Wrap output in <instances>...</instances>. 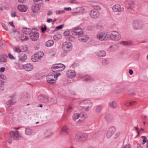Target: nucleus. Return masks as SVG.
<instances>
[{
    "mask_svg": "<svg viewBox=\"0 0 148 148\" xmlns=\"http://www.w3.org/2000/svg\"><path fill=\"white\" fill-rule=\"evenodd\" d=\"M88 137V134L83 133H79L75 134V138L78 142L80 143L85 141Z\"/></svg>",
    "mask_w": 148,
    "mask_h": 148,
    "instance_id": "obj_1",
    "label": "nucleus"
},
{
    "mask_svg": "<svg viewBox=\"0 0 148 148\" xmlns=\"http://www.w3.org/2000/svg\"><path fill=\"white\" fill-rule=\"evenodd\" d=\"M92 105L91 101L87 100L82 101L80 103V106L83 111H87L91 108Z\"/></svg>",
    "mask_w": 148,
    "mask_h": 148,
    "instance_id": "obj_2",
    "label": "nucleus"
},
{
    "mask_svg": "<svg viewBox=\"0 0 148 148\" xmlns=\"http://www.w3.org/2000/svg\"><path fill=\"white\" fill-rule=\"evenodd\" d=\"M65 65L62 64H58L53 65L51 67L52 71L54 72H57L63 71L65 68Z\"/></svg>",
    "mask_w": 148,
    "mask_h": 148,
    "instance_id": "obj_3",
    "label": "nucleus"
},
{
    "mask_svg": "<svg viewBox=\"0 0 148 148\" xmlns=\"http://www.w3.org/2000/svg\"><path fill=\"white\" fill-rule=\"evenodd\" d=\"M72 47V45L71 43L64 42L62 45V49L66 52L71 51Z\"/></svg>",
    "mask_w": 148,
    "mask_h": 148,
    "instance_id": "obj_4",
    "label": "nucleus"
},
{
    "mask_svg": "<svg viewBox=\"0 0 148 148\" xmlns=\"http://www.w3.org/2000/svg\"><path fill=\"white\" fill-rule=\"evenodd\" d=\"M10 135L11 137L13 138L14 140H18L22 138L21 135L19 132L17 131H12L10 132Z\"/></svg>",
    "mask_w": 148,
    "mask_h": 148,
    "instance_id": "obj_5",
    "label": "nucleus"
},
{
    "mask_svg": "<svg viewBox=\"0 0 148 148\" xmlns=\"http://www.w3.org/2000/svg\"><path fill=\"white\" fill-rule=\"evenodd\" d=\"M71 32L73 35L77 36L78 37L83 35V32L82 29L79 27L73 29Z\"/></svg>",
    "mask_w": 148,
    "mask_h": 148,
    "instance_id": "obj_6",
    "label": "nucleus"
},
{
    "mask_svg": "<svg viewBox=\"0 0 148 148\" xmlns=\"http://www.w3.org/2000/svg\"><path fill=\"white\" fill-rule=\"evenodd\" d=\"M43 53L42 51H38L35 53L34 56L32 57V60L33 62H36L40 58L43 57Z\"/></svg>",
    "mask_w": 148,
    "mask_h": 148,
    "instance_id": "obj_7",
    "label": "nucleus"
},
{
    "mask_svg": "<svg viewBox=\"0 0 148 148\" xmlns=\"http://www.w3.org/2000/svg\"><path fill=\"white\" fill-rule=\"evenodd\" d=\"M143 27L142 23L138 21H134L133 23V27L135 29H142Z\"/></svg>",
    "mask_w": 148,
    "mask_h": 148,
    "instance_id": "obj_8",
    "label": "nucleus"
},
{
    "mask_svg": "<svg viewBox=\"0 0 148 148\" xmlns=\"http://www.w3.org/2000/svg\"><path fill=\"white\" fill-rule=\"evenodd\" d=\"M30 37L32 40L36 41L38 39L39 33L36 31H31L30 33Z\"/></svg>",
    "mask_w": 148,
    "mask_h": 148,
    "instance_id": "obj_9",
    "label": "nucleus"
},
{
    "mask_svg": "<svg viewBox=\"0 0 148 148\" xmlns=\"http://www.w3.org/2000/svg\"><path fill=\"white\" fill-rule=\"evenodd\" d=\"M111 36V39L115 41L119 40L121 38L119 34L116 31L112 32Z\"/></svg>",
    "mask_w": 148,
    "mask_h": 148,
    "instance_id": "obj_10",
    "label": "nucleus"
},
{
    "mask_svg": "<svg viewBox=\"0 0 148 148\" xmlns=\"http://www.w3.org/2000/svg\"><path fill=\"white\" fill-rule=\"evenodd\" d=\"M20 99L22 101H28L30 99L29 95L26 92L23 93L22 94Z\"/></svg>",
    "mask_w": 148,
    "mask_h": 148,
    "instance_id": "obj_11",
    "label": "nucleus"
},
{
    "mask_svg": "<svg viewBox=\"0 0 148 148\" xmlns=\"http://www.w3.org/2000/svg\"><path fill=\"white\" fill-rule=\"evenodd\" d=\"M38 99L41 102L45 103H47L49 101L48 98L45 95H39L38 97Z\"/></svg>",
    "mask_w": 148,
    "mask_h": 148,
    "instance_id": "obj_12",
    "label": "nucleus"
},
{
    "mask_svg": "<svg viewBox=\"0 0 148 148\" xmlns=\"http://www.w3.org/2000/svg\"><path fill=\"white\" fill-rule=\"evenodd\" d=\"M113 10L115 12H120L124 10L123 8H121L120 5L119 4H116L114 5L112 7Z\"/></svg>",
    "mask_w": 148,
    "mask_h": 148,
    "instance_id": "obj_13",
    "label": "nucleus"
},
{
    "mask_svg": "<svg viewBox=\"0 0 148 148\" xmlns=\"http://www.w3.org/2000/svg\"><path fill=\"white\" fill-rule=\"evenodd\" d=\"M76 75L75 71L70 70L67 71L66 72L67 76L70 78H73L75 77Z\"/></svg>",
    "mask_w": 148,
    "mask_h": 148,
    "instance_id": "obj_14",
    "label": "nucleus"
},
{
    "mask_svg": "<svg viewBox=\"0 0 148 148\" xmlns=\"http://www.w3.org/2000/svg\"><path fill=\"white\" fill-rule=\"evenodd\" d=\"M68 130L67 127L64 125L61 129V131L60 134L61 136H65L68 134Z\"/></svg>",
    "mask_w": 148,
    "mask_h": 148,
    "instance_id": "obj_15",
    "label": "nucleus"
},
{
    "mask_svg": "<svg viewBox=\"0 0 148 148\" xmlns=\"http://www.w3.org/2000/svg\"><path fill=\"white\" fill-rule=\"evenodd\" d=\"M23 68L26 71H30L34 69V67L32 64L28 63L24 65Z\"/></svg>",
    "mask_w": 148,
    "mask_h": 148,
    "instance_id": "obj_16",
    "label": "nucleus"
},
{
    "mask_svg": "<svg viewBox=\"0 0 148 148\" xmlns=\"http://www.w3.org/2000/svg\"><path fill=\"white\" fill-rule=\"evenodd\" d=\"M47 82L49 84H53L56 82V79H54L53 76L49 75L47 77Z\"/></svg>",
    "mask_w": 148,
    "mask_h": 148,
    "instance_id": "obj_17",
    "label": "nucleus"
},
{
    "mask_svg": "<svg viewBox=\"0 0 148 148\" xmlns=\"http://www.w3.org/2000/svg\"><path fill=\"white\" fill-rule=\"evenodd\" d=\"M88 38L89 37L88 36L84 35V34L78 37L79 40L82 42H85L88 39Z\"/></svg>",
    "mask_w": 148,
    "mask_h": 148,
    "instance_id": "obj_18",
    "label": "nucleus"
},
{
    "mask_svg": "<svg viewBox=\"0 0 148 148\" xmlns=\"http://www.w3.org/2000/svg\"><path fill=\"white\" fill-rule=\"evenodd\" d=\"M18 56L19 60L22 62H24L27 58V55L23 53L19 54Z\"/></svg>",
    "mask_w": 148,
    "mask_h": 148,
    "instance_id": "obj_19",
    "label": "nucleus"
},
{
    "mask_svg": "<svg viewBox=\"0 0 148 148\" xmlns=\"http://www.w3.org/2000/svg\"><path fill=\"white\" fill-rule=\"evenodd\" d=\"M18 8L19 10L22 12H26L27 9V7L23 5H20L18 6Z\"/></svg>",
    "mask_w": 148,
    "mask_h": 148,
    "instance_id": "obj_20",
    "label": "nucleus"
},
{
    "mask_svg": "<svg viewBox=\"0 0 148 148\" xmlns=\"http://www.w3.org/2000/svg\"><path fill=\"white\" fill-rule=\"evenodd\" d=\"M32 9L33 12L34 13H37L40 9L39 5L36 3L34 6L32 7Z\"/></svg>",
    "mask_w": 148,
    "mask_h": 148,
    "instance_id": "obj_21",
    "label": "nucleus"
},
{
    "mask_svg": "<svg viewBox=\"0 0 148 148\" xmlns=\"http://www.w3.org/2000/svg\"><path fill=\"white\" fill-rule=\"evenodd\" d=\"M105 34L103 32L99 33L97 35V38L100 40H103L105 39Z\"/></svg>",
    "mask_w": 148,
    "mask_h": 148,
    "instance_id": "obj_22",
    "label": "nucleus"
},
{
    "mask_svg": "<svg viewBox=\"0 0 148 148\" xmlns=\"http://www.w3.org/2000/svg\"><path fill=\"white\" fill-rule=\"evenodd\" d=\"M108 104L110 107L113 109L116 108L118 106L117 103L114 101H112L110 102Z\"/></svg>",
    "mask_w": 148,
    "mask_h": 148,
    "instance_id": "obj_23",
    "label": "nucleus"
},
{
    "mask_svg": "<svg viewBox=\"0 0 148 148\" xmlns=\"http://www.w3.org/2000/svg\"><path fill=\"white\" fill-rule=\"evenodd\" d=\"M97 55L98 56L103 57L106 55V53L104 50H101L99 51L97 53Z\"/></svg>",
    "mask_w": 148,
    "mask_h": 148,
    "instance_id": "obj_24",
    "label": "nucleus"
},
{
    "mask_svg": "<svg viewBox=\"0 0 148 148\" xmlns=\"http://www.w3.org/2000/svg\"><path fill=\"white\" fill-rule=\"evenodd\" d=\"M25 134L27 135L30 136L33 133L32 129L29 128H26Z\"/></svg>",
    "mask_w": 148,
    "mask_h": 148,
    "instance_id": "obj_25",
    "label": "nucleus"
},
{
    "mask_svg": "<svg viewBox=\"0 0 148 148\" xmlns=\"http://www.w3.org/2000/svg\"><path fill=\"white\" fill-rule=\"evenodd\" d=\"M15 103V100L13 99H11L8 101L7 105L9 107H10L14 105Z\"/></svg>",
    "mask_w": 148,
    "mask_h": 148,
    "instance_id": "obj_26",
    "label": "nucleus"
},
{
    "mask_svg": "<svg viewBox=\"0 0 148 148\" xmlns=\"http://www.w3.org/2000/svg\"><path fill=\"white\" fill-rule=\"evenodd\" d=\"M14 51L17 52H20L21 51H24L27 50V48L26 47H25V48H23V49H21L18 47H15L14 49Z\"/></svg>",
    "mask_w": 148,
    "mask_h": 148,
    "instance_id": "obj_27",
    "label": "nucleus"
},
{
    "mask_svg": "<svg viewBox=\"0 0 148 148\" xmlns=\"http://www.w3.org/2000/svg\"><path fill=\"white\" fill-rule=\"evenodd\" d=\"M121 43L126 46H129L132 45V42L130 41H123L121 42Z\"/></svg>",
    "mask_w": 148,
    "mask_h": 148,
    "instance_id": "obj_28",
    "label": "nucleus"
},
{
    "mask_svg": "<svg viewBox=\"0 0 148 148\" xmlns=\"http://www.w3.org/2000/svg\"><path fill=\"white\" fill-rule=\"evenodd\" d=\"M54 42L52 40H49L47 41L45 43L47 47H50L52 46Z\"/></svg>",
    "mask_w": 148,
    "mask_h": 148,
    "instance_id": "obj_29",
    "label": "nucleus"
},
{
    "mask_svg": "<svg viewBox=\"0 0 148 148\" xmlns=\"http://www.w3.org/2000/svg\"><path fill=\"white\" fill-rule=\"evenodd\" d=\"M31 31H32L30 29L27 28H24L22 30V32L25 34H30Z\"/></svg>",
    "mask_w": 148,
    "mask_h": 148,
    "instance_id": "obj_30",
    "label": "nucleus"
},
{
    "mask_svg": "<svg viewBox=\"0 0 148 148\" xmlns=\"http://www.w3.org/2000/svg\"><path fill=\"white\" fill-rule=\"evenodd\" d=\"M102 108V106L101 105L97 106L95 110V111L97 113H99L101 112Z\"/></svg>",
    "mask_w": 148,
    "mask_h": 148,
    "instance_id": "obj_31",
    "label": "nucleus"
},
{
    "mask_svg": "<svg viewBox=\"0 0 148 148\" xmlns=\"http://www.w3.org/2000/svg\"><path fill=\"white\" fill-rule=\"evenodd\" d=\"M105 118L107 121H109L113 119V116L110 114H107L105 116Z\"/></svg>",
    "mask_w": 148,
    "mask_h": 148,
    "instance_id": "obj_32",
    "label": "nucleus"
},
{
    "mask_svg": "<svg viewBox=\"0 0 148 148\" xmlns=\"http://www.w3.org/2000/svg\"><path fill=\"white\" fill-rule=\"evenodd\" d=\"M19 38L22 41H24L27 40L29 39V38L26 36H24V35H22L19 37Z\"/></svg>",
    "mask_w": 148,
    "mask_h": 148,
    "instance_id": "obj_33",
    "label": "nucleus"
},
{
    "mask_svg": "<svg viewBox=\"0 0 148 148\" xmlns=\"http://www.w3.org/2000/svg\"><path fill=\"white\" fill-rule=\"evenodd\" d=\"M116 46V45H113L110 46L108 48L109 51L113 52L115 50Z\"/></svg>",
    "mask_w": 148,
    "mask_h": 148,
    "instance_id": "obj_34",
    "label": "nucleus"
},
{
    "mask_svg": "<svg viewBox=\"0 0 148 148\" xmlns=\"http://www.w3.org/2000/svg\"><path fill=\"white\" fill-rule=\"evenodd\" d=\"M140 54L137 53L134 55L133 56V59L136 61L139 60Z\"/></svg>",
    "mask_w": 148,
    "mask_h": 148,
    "instance_id": "obj_35",
    "label": "nucleus"
},
{
    "mask_svg": "<svg viewBox=\"0 0 148 148\" xmlns=\"http://www.w3.org/2000/svg\"><path fill=\"white\" fill-rule=\"evenodd\" d=\"M6 79V77L3 74L0 75V81L2 82H4V81Z\"/></svg>",
    "mask_w": 148,
    "mask_h": 148,
    "instance_id": "obj_36",
    "label": "nucleus"
},
{
    "mask_svg": "<svg viewBox=\"0 0 148 148\" xmlns=\"http://www.w3.org/2000/svg\"><path fill=\"white\" fill-rule=\"evenodd\" d=\"M129 5V8H130L131 9H132L134 6V3L132 1L129 2L128 3Z\"/></svg>",
    "mask_w": 148,
    "mask_h": 148,
    "instance_id": "obj_37",
    "label": "nucleus"
},
{
    "mask_svg": "<svg viewBox=\"0 0 148 148\" xmlns=\"http://www.w3.org/2000/svg\"><path fill=\"white\" fill-rule=\"evenodd\" d=\"M79 114L78 113H75L73 116V118L74 121H75L79 118Z\"/></svg>",
    "mask_w": 148,
    "mask_h": 148,
    "instance_id": "obj_38",
    "label": "nucleus"
},
{
    "mask_svg": "<svg viewBox=\"0 0 148 148\" xmlns=\"http://www.w3.org/2000/svg\"><path fill=\"white\" fill-rule=\"evenodd\" d=\"M99 13L97 11H94L93 10V18H96L99 15Z\"/></svg>",
    "mask_w": 148,
    "mask_h": 148,
    "instance_id": "obj_39",
    "label": "nucleus"
},
{
    "mask_svg": "<svg viewBox=\"0 0 148 148\" xmlns=\"http://www.w3.org/2000/svg\"><path fill=\"white\" fill-rule=\"evenodd\" d=\"M7 60L4 56L0 55V61L3 62H5Z\"/></svg>",
    "mask_w": 148,
    "mask_h": 148,
    "instance_id": "obj_40",
    "label": "nucleus"
},
{
    "mask_svg": "<svg viewBox=\"0 0 148 148\" xmlns=\"http://www.w3.org/2000/svg\"><path fill=\"white\" fill-rule=\"evenodd\" d=\"M66 39L69 42H73L75 38L70 35L69 37H66Z\"/></svg>",
    "mask_w": 148,
    "mask_h": 148,
    "instance_id": "obj_41",
    "label": "nucleus"
},
{
    "mask_svg": "<svg viewBox=\"0 0 148 148\" xmlns=\"http://www.w3.org/2000/svg\"><path fill=\"white\" fill-rule=\"evenodd\" d=\"M93 10L94 11V10H95V11H98L101 10V7L98 5H93Z\"/></svg>",
    "mask_w": 148,
    "mask_h": 148,
    "instance_id": "obj_42",
    "label": "nucleus"
},
{
    "mask_svg": "<svg viewBox=\"0 0 148 148\" xmlns=\"http://www.w3.org/2000/svg\"><path fill=\"white\" fill-rule=\"evenodd\" d=\"M108 130L113 134L115 131V129L114 127L112 126L109 128Z\"/></svg>",
    "mask_w": 148,
    "mask_h": 148,
    "instance_id": "obj_43",
    "label": "nucleus"
},
{
    "mask_svg": "<svg viewBox=\"0 0 148 148\" xmlns=\"http://www.w3.org/2000/svg\"><path fill=\"white\" fill-rule=\"evenodd\" d=\"M112 33L111 34L108 32H107L106 34H105V38H110L111 39V36Z\"/></svg>",
    "mask_w": 148,
    "mask_h": 148,
    "instance_id": "obj_44",
    "label": "nucleus"
},
{
    "mask_svg": "<svg viewBox=\"0 0 148 148\" xmlns=\"http://www.w3.org/2000/svg\"><path fill=\"white\" fill-rule=\"evenodd\" d=\"M108 63V61L107 60H103L102 61V64L103 66L107 65Z\"/></svg>",
    "mask_w": 148,
    "mask_h": 148,
    "instance_id": "obj_45",
    "label": "nucleus"
},
{
    "mask_svg": "<svg viewBox=\"0 0 148 148\" xmlns=\"http://www.w3.org/2000/svg\"><path fill=\"white\" fill-rule=\"evenodd\" d=\"M113 134H112L111 132L108 130L106 136L108 138H109Z\"/></svg>",
    "mask_w": 148,
    "mask_h": 148,
    "instance_id": "obj_46",
    "label": "nucleus"
},
{
    "mask_svg": "<svg viewBox=\"0 0 148 148\" xmlns=\"http://www.w3.org/2000/svg\"><path fill=\"white\" fill-rule=\"evenodd\" d=\"M69 32L68 31H66L64 32V34L65 39L66 38V37H67V38L69 37L70 36L69 35Z\"/></svg>",
    "mask_w": 148,
    "mask_h": 148,
    "instance_id": "obj_47",
    "label": "nucleus"
},
{
    "mask_svg": "<svg viewBox=\"0 0 148 148\" xmlns=\"http://www.w3.org/2000/svg\"><path fill=\"white\" fill-rule=\"evenodd\" d=\"M141 138L143 139V142L142 143L143 145L147 141L146 137L145 136H142Z\"/></svg>",
    "mask_w": 148,
    "mask_h": 148,
    "instance_id": "obj_48",
    "label": "nucleus"
},
{
    "mask_svg": "<svg viewBox=\"0 0 148 148\" xmlns=\"http://www.w3.org/2000/svg\"><path fill=\"white\" fill-rule=\"evenodd\" d=\"M79 114L80 115L79 117L81 118L83 120H84L85 118V115L83 113H81Z\"/></svg>",
    "mask_w": 148,
    "mask_h": 148,
    "instance_id": "obj_49",
    "label": "nucleus"
},
{
    "mask_svg": "<svg viewBox=\"0 0 148 148\" xmlns=\"http://www.w3.org/2000/svg\"><path fill=\"white\" fill-rule=\"evenodd\" d=\"M85 78L84 79L85 81H90V77L88 75L85 76L84 77Z\"/></svg>",
    "mask_w": 148,
    "mask_h": 148,
    "instance_id": "obj_50",
    "label": "nucleus"
},
{
    "mask_svg": "<svg viewBox=\"0 0 148 148\" xmlns=\"http://www.w3.org/2000/svg\"><path fill=\"white\" fill-rule=\"evenodd\" d=\"M136 102L135 101H130L129 104L130 105V106H133L136 104Z\"/></svg>",
    "mask_w": 148,
    "mask_h": 148,
    "instance_id": "obj_51",
    "label": "nucleus"
},
{
    "mask_svg": "<svg viewBox=\"0 0 148 148\" xmlns=\"http://www.w3.org/2000/svg\"><path fill=\"white\" fill-rule=\"evenodd\" d=\"M8 56L9 57V58L11 59L12 60H14L15 59V58L14 57L12 54H11V53H9L8 54Z\"/></svg>",
    "mask_w": 148,
    "mask_h": 148,
    "instance_id": "obj_52",
    "label": "nucleus"
},
{
    "mask_svg": "<svg viewBox=\"0 0 148 148\" xmlns=\"http://www.w3.org/2000/svg\"><path fill=\"white\" fill-rule=\"evenodd\" d=\"M4 87L1 85H0V94H1L4 90Z\"/></svg>",
    "mask_w": 148,
    "mask_h": 148,
    "instance_id": "obj_53",
    "label": "nucleus"
},
{
    "mask_svg": "<svg viewBox=\"0 0 148 148\" xmlns=\"http://www.w3.org/2000/svg\"><path fill=\"white\" fill-rule=\"evenodd\" d=\"M64 12V11L63 10H60V11H57L56 12V14H61L63 13Z\"/></svg>",
    "mask_w": 148,
    "mask_h": 148,
    "instance_id": "obj_54",
    "label": "nucleus"
},
{
    "mask_svg": "<svg viewBox=\"0 0 148 148\" xmlns=\"http://www.w3.org/2000/svg\"><path fill=\"white\" fill-rule=\"evenodd\" d=\"M60 75V73H57L56 74H55L53 76V77H54V78H56L57 77H58L59 75Z\"/></svg>",
    "mask_w": 148,
    "mask_h": 148,
    "instance_id": "obj_55",
    "label": "nucleus"
},
{
    "mask_svg": "<svg viewBox=\"0 0 148 148\" xmlns=\"http://www.w3.org/2000/svg\"><path fill=\"white\" fill-rule=\"evenodd\" d=\"M123 148H131L130 145L129 144H126L124 145L123 147Z\"/></svg>",
    "mask_w": 148,
    "mask_h": 148,
    "instance_id": "obj_56",
    "label": "nucleus"
},
{
    "mask_svg": "<svg viewBox=\"0 0 148 148\" xmlns=\"http://www.w3.org/2000/svg\"><path fill=\"white\" fill-rule=\"evenodd\" d=\"M63 25H62L58 26H57L56 27V29H62L63 27Z\"/></svg>",
    "mask_w": 148,
    "mask_h": 148,
    "instance_id": "obj_57",
    "label": "nucleus"
},
{
    "mask_svg": "<svg viewBox=\"0 0 148 148\" xmlns=\"http://www.w3.org/2000/svg\"><path fill=\"white\" fill-rule=\"evenodd\" d=\"M130 102V101H127L126 102H125L124 103V104L125 106H130V105L129 104V103Z\"/></svg>",
    "mask_w": 148,
    "mask_h": 148,
    "instance_id": "obj_58",
    "label": "nucleus"
},
{
    "mask_svg": "<svg viewBox=\"0 0 148 148\" xmlns=\"http://www.w3.org/2000/svg\"><path fill=\"white\" fill-rule=\"evenodd\" d=\"M79 10L78 12H82L84 10V8L82 7H79Z\"/></svg>",
    "mask_w": 148,
    "mask_h": 148,
    "instance_id": "obj_59",
    "label": "nucleus"
},
{
    "mask_svg": "<svg viewBox=\"0 0 148 148\" xmlns=\"http://www.w3.org/2000/svg\"><path fill=\"white\" fill-rule=\"evenodd\" d=\"M47 29V27L45 25L44 26V27L42 28V32H45V31Z\"/></svg>",
    "mask_w": 148,
    "mask_h": 148,
    "instance_id": "obj_60",
    "label": "nucleus"
},
{
    "mask_svg": "<svg viewBox=\"0 0 148 148\" xmlns=\"http://www.w3.org/2000/svg\"><path fill=\"white\" fill-rule=\"evenodd\" d=\"M5 69L4 67H1L0 68V71L1 72H3L4 71Z\"/></svg>",
    "mask_w": 148,
    "mask_h": 148,
    "instance_id": "obj_61",
    "label": "nucleus"
},
{
    "mask_svg": "<svg viewBox=\"0 0 148 148\" xmlns=\"http://www.w3.org/2000/svg\"><path fill=\"white\" fill-rule=\"evenodd\" d=\"M64 9L66 11H70L71 10V7L64 8Z\"/></svg>",
    "mask_w": 148,
    "mask_h": 148,
    "instance_id": "obj_62",
    "label": "nucleus"
},
{
    "mask_svg": "<svg viewBox=\"0 0 148 148\" xmlns=\"http://www.w3.org/2000/svg\"><path fill=\"white\" fill-rule=\"evenodd\" d=\"M52 14L53 12L52 11H49L47 13V15L48 16H50Z\"/></svg>",
    "mask_w": 148,
    "mask_h": 148,
    "instance_id": "obj_63",
    "label": "nucleus"
},
{
    "mask_svg": "<svg viewBox=\"0 0 148 148\" xmlns=\"http://www.w3.org/2000/svg\"><path fill=\"white\" fill-rule=\"evenodd\" d=\"M129 73L130 75H132L133 74V71L132 69H130L129 70Z\"/></svg>",
    "mask_w": 148,
    "mask_h": 148,
    "instance_id": "obj_64",
    "label": "nucleus"
}]
</instances>
